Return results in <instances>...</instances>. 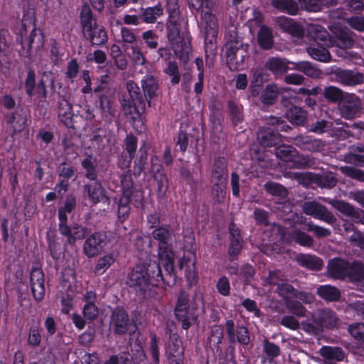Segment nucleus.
Segmentation results:
<instances>
[{
  "label": "nucleus",
  "mask_w": 364,
  "mask_h": 364,
  "mask_svg": "<svg viewBox=\"0 0 364 364\" xmlns=\"http://www.w3.org/2000/svg\"><path fill=\"white\" fill-rule=\"evenodd\" d=\"M164 272L161 269V263L150 262L146 264H137L128 273L126 277V284L133 289L136 293L144 294L151 290L153 287L164 284L168 287L175 285L176 275L175 269H167L163 266Z\"/></svg>",
  "instance_id": "f257e3e1"
},
{
  "label": "nucleus",
  "mask_w": 364,
  "mask_h": 364,
  "mask_svg": "<svg viewBox=\"0 0 364 364\" xmlns=\"http://www.w3.org/2000/svg\"><path fill=\"white\" fill-rule=\"evenodd\" d=\"M127 91L130 99H124L122 104L124 113L127 121L136 130L144 129L142 113L145 109V98L139 87L133 81L127 84Z\"/></svg>",
  "instance_id": "f03ea898"
},
{
  "label": "nucleus",
  "mask_w": 364,
  "mask_h": 364,
  "mask_svg": "<svg viewBox=\"0 0 364 364\" xmlns=\"http://www.w3.org/2000/svg\"><path fill=\"white\" fill-rule=\"evenodd\" d=\"M166 29V37L169 44L172 46L174 53L183 64H186L193 50L191 36H180L181 24L177 19H168Z\"/></svg>",
  "instance_id": "7ed1b4c3"
},
{
  "label": "nucleus",
  "mask_w": 364,
  "mask_h": 364,
  "mask_svg": "<svg viewBox=\"0 0 364 364\" xmlns=\"http://www.w3.org/2000/svg\"><path fill=\"white\" fill-rule=\"evenodd\" d=\"M173 230L170 225H161L152 232L153 238L158 245V257L160 263L166 266L167 269H174V252L172 248L171 239Z\"/></svg>",
  "instance_id": "20e7f679"
},
{
  "label": "nucleus",
  "mask_w": 364,
  "mask_h": 364,
  "mask_svg": "<svg viewBox=\"0 0 364 364\" xmlns=\"http://www.w3.org/2000/svg\"><path fill=\"white\" fill-rule=\"evenodd\" d=\"M267 124L268 127L259 128L257 133L259 143L264 147H277L283 143L282 136L279 132H287L291 127L281 117L271 116Z\"/></svg>",
  "instance_id": "39448f33"
},
{
  "label": "nucleus",
  "mask_w": 364,
  "mask_h": 364,
  "mask_svg": "<svg viewBox=\"0 0 364 364\" xmlns=\"http://www.w3.org/2000/svg\"><path fill=\"white\" fill-rule=\"evenodd\" d=\"M314 31L315 40L321 41L326 46H336L341 49H347L354 45L353 33L346 27L336 26L332 31V36L325 30H319L318 28H315Z\"/></svg>",
  "instance_id": "423d86ee"
},
{
  "label": "nucleus",
  "mask_w": 364,
  "mask_h": 364,
  "mask_svg": "<svg viewBox=\"0 0 364 364\" xmlns=\"http://www.w3.org/2000/svg\"><path fill=\"white\" fill-rule=\"evenodd\" d=\"M28 28H32V31L27 39L28 53L31 55L43 48L45 41L42 31L36 28L35 11L29 9L27 14H24V33Z\"/></svg>",
  "instance_id": "0eeeda50"
},
{
  "label": "nucleus",
  "mask_w": 364,
  "mask_h": 364,
  "mask_svg": "<svg viewBox=\"0 0 364 364\" xmlns=\"http://www.w3.org/2000/svg\"><path fill=\"white\" fill-rule=\"evenodd\" d=\"M174 314L184 330H188L196 320V317L190 310L189 295L184 290H181L178 295Z\"/></svg>",
  "instance_id": "6e6552de"
},
{
  "label": "nucleus",
  "mask_w": 364,
  "mask_h": 364,
  "mask_svg": "<svg viewBox=\"0 0 364 364\" xmlns=\"http://www.w3.org/2000/svg\"><path fill=\"white\" fill-rule=\"evenodd\" d=\"M244 48V44L237 40H230L225 44L226 64L231 71L239 70L240 65L243 63L247 54Z\"/></svg>",
  "instance_id": "1a4fd4ad"
},
{
  "label": "nucleus",
  "mask_w": 364,
  "mask_h": 364,
  "mask_svg": "<svg viewBox=\"0 0 364 364\" xmlns=\"http://www.w3.org/2000/svg\"><path fill=\"white\" fill-rule=\"evenodd\" d=\"M225 331L228 341L230 343L229 348L233 349L231 345L239 343L242 346H248L251 342L250 331L242 324L235 325L233 319H227L225 323Z\"/></svg>",
  "instance_id": "9d476101"
},
{
  "label": "nucleus",
  "mask_w": 364,
  "mask_h": 364,
  "mask_svg": "<svg viewBox=\"0 0 364 364\" xmlns=\"http://www.w3.org/2000/svg\"><path fill=\"white\" fill-rule=\"evenodd\" d=\"M107 243V236L105 232L96 231L85 239L82 250L88 258L97 257L101 254Z\"/></svg>",
  "instance_id": "9b49d317"
},
{
  "label": "nucleus",
  "mask_w": 364,
  "mask_h": 364,
  "mask_svg": "<svg viewBox=\"0 0 364 364\" xmlns=\"http://www.w3.org/2000/svg\"><path fill=\"white\" fill-rule=\"evenodd\" d=\"M230 244L228 249V260L232 262L241 254L244 240L240 229L231 222L228 225Z\"/></svg>",
  "instance_id": "f8f14e48"
},
{
  "label": "nucleus",
  "mask_w": 364,
  "mask_h": 364,
  "mask_svg": "<svg viewBox=\"0 0 364 364\" xmlns=\"http://www.w3.org/2000/svg\"><path fill=\"white\" fill-rule=\"evenodd\" d=\"M362 105L360 98L353 93H346L338 103L341 115L346 119H352L361 112Z\"/></svg>",
  "instance_id": "ddd939ff"
},
{
  "label": "nucleus",
  "mask_w": 364,
  "mask_h": 364,
  "mask_svg": "<svg viewBox=\"0 0 364 364\" xmlns=\"http://www.w3.org/2000/svg\"><path fill=\"white\" fill-rule=\"evenodd\" d=\"M90 182L82 186V193L88 198L90 202L93 205L99 203H106L109 198L107 196V191L101 182L97 179L90 180Z\"/></svg>",
  "instance_id": "4468645a"
},
{
  "label": "nucleus",
  "mask_w": 364,
  "mask_h": 364,
  "mask_svg": "<svg viewBox=\"0 0 364 364\" xmlns=\"http://www.w3.org/2000/svg\"><path fill=\"white\" fill-rule=\"evenodd\" d=\"M205 36L204 40V50L206 65L210 67L213 63L214 58L217 53L216 41L218 37L217 28L211 26V22H206L205 27Z\"/></svg>",
  "instance_id": "2eb2a0df"
},
{
  "label": "nucleus",
  "mask_w": 364,
  "mask_h": 364,
  "mask_svg": "<svg viewBox=\"0 0 364 364\" xmlns=\"http://www.w3.org/2000/svg\"><path fill=\"white\" fill-rule=\"evenodd\" d=\"M302 208L305 214L328 224H333L336 220L333 213L325 205L315 201L304 202Z\"/></svg>",
  "instance_id": "dca6fc26"
},
{
  "label": "nucleus",
  "mask_w": 364,
  "mask_h": 364,
  "mask_svg": "<svg viewBox=\"0 0 364 364\" xmlns=\"http://www.w3.org/2000/svg\"><path fill=\"white\" fill-rule=\"evenodd\" d=\"M30 288L36 301L43 300L46 293L45 277L43 270L40 268H33L30 273Z\"/></svg>",
  "instance_id": "f3484780"
},
{
  "label": "nucleus",
  "mask_w": 364,
  "mask_h": 364,
  "mask_svg": "<svg viewBox=\"0 0 364 364\" xmlns=\"http://www.w3.org/2000/svg\"><path fill=\"white\" fill-rule=\"evenodd\" d=\"M122 194L119 196L132 198L136 203L141 204L142 194L134 186L130 170L127 171L120 176Z\"/></svg>",
  "instance_id": "a211bd4d"
},
{
  "label": "nucleus",
  "mask_w": 364,
  "mask_h": 364,
  "mask_svg": "<svg viewBox=\"0 0 364 364\" xmlns=\"http://www.w3.org/2000/svg\"><path fill=\"white\" fill-rule=\"evenodd\" d=\"M111 323L115 333L124 335L127 332L129 318L127 311L123 307L117 306L112 311Z\"/></svg>",
  "instance_id": "6ab92c4d"
},
{
  "label": "nucleus",
  "mask_w": 364,
  "mask_h": 364,
  "mask_svg": "<svg viewBox=\"0 0 364 364\" xmlns=\"http://www.w3.org/2000/svg\"><path fill=\"white\" fill-rule=\"evenodd\" d=\"M228 161L221 156L214 158L210 171V182L228 181Z\"/></svg>",
  "instance_id": "aec40b11"
},
{
  "label": "nucleus",
  "mask_w": 364,
  "mask_h": 364,
  "mask_svg": "<svg viewBox=\"0 0 364 364\" xmlns=\"http://www.w3.org/2000/svg\"><path fill=\"white\" fill-rule=\"evenodd\" d=\"M348 261L341 257L330 259L327 265L328 275L333 279L343 280L346 278Z\"/></svg>",
  "instance_id": "412c9836"
},
{
  "label": "nucleus",
  "mask_w": 364,
  "mask_h": 364,
  "mask_svg": "<svg viewBox=\"0 0 364 364\" xmlns=\"http://www.w3.org/2000/svg\"><path fill=\"white\" fill-rule=\"evenodd\" d=\"M224 329L222 325L212 326L207 339V344L210 349L219 355L223 353L221 344L224 338Z\"/></svg>",
  "instance_id": "4be33fe9"
},
{
  "label": "nucleus",
  "mask_w": 364,
  "mask_h": 364,
  "mask_svg": "<svg viewBox=\"0 0 364 364\" xmlns=\"http://www.w3.org/2000/svg\"><path fill=\"white\" fill-rule=\"evenodd\" d=\"M150 145L146 141H143L139 149L136 152L134 158V175L140 176V174L144 171L149 159L148 151Z\"/></svg>",
  "instance_id": "5701e85b"
},
{
  "label": "nucleus",
  "mask_w": 364,
  "mask_h": 364,
  "mask_svg": "<svg viewBox=\"0 0 364 364\" xmlns=\"http://www.w3.org/2000/svg\"><path fill=\"white\" fill-rule=\"evenodd\" d=\"M334 74L337 80L344 85H356L364 81L362 73L353 70L337 69Z\"/></svg>",
  "instance_id": "b1692460"
},
{
  "label": "nucleus",
  "mask_w": 364,
  "mask_h": 364,
  "mask_svg": "<svg viewBox=\"0 0 364 364\" xmlns=\"http://www.w3.org/2000/svg\"><path fill=\"white\" fill-rule=\"evenodd\" d=\"M90 230L78 223H73L68 228V232L62 235L66 237V243L75 246L77 240L86 239L90 234Z\"/></svg>",
  "instance_id": "393cba45"
},
{
  "label": "nucleus",
  "mask_w": 364,
  "mask_h": 364,
  "mask_svg": "<svg viewBox=\"0 0 364 364\" xmlns=\"http://www.w3.org/2000/svg\"><path fill=\"white\" fill-rule=\"evenodd\" d=\"M269 75L262 68L256 69L253 74L250 85V92L252 97H257L261 93L264 83L268 80Z\"/></svg>",
  "instance_id": "a878e982"
},
{
  "label": "nucleus",
  "mask_w": 364,
  "mask_h": 364,
  "mask_svg": "<svg viewBox=\"0 0 364 364\" xmlns=\"http://www.w3.org/2000/svg\"><path fill=\"white\" fill-rule=\"evenodd\" d=\"M296 261L301 267L311 271H319L323 265L322 259L309 254L297 255Z\"/></svg>",
  "instance_id": "bb28decb"
},
{
  "label": "nucleus",
  "mask_w": 364,
  "mask_h": 364,
  "mask_svg": "<svg viewBox=\"0 0 364 364\" xmlns=\"http://www.w3.org/2000/svg\"><path fill=\"white\" fill-rule=\"evenodd\" d=\"M333 207L345 215L353 218L355 222L364 224V212L363 210L355 209L353 205L343 200H336Z\"/></svg>",
  "instance_id": "cd10ccee"
},
{
  "label": "nucleus",
  "mask_w": 364,
  "mask_h": 364,
  "mask_svg": "<svg viewBox=\"0 0 364 364\" xmlns=\"http://www.w3.org/2000/svg\"><path fill=\"white\" fill-rule=\"evenodd\" d=\"M318 323L321 325L322 331L324 328H333L338 324V318L336 313L328 309H320L314 313Z\"/></svg>",
  "instance_id": "c85d7f7f"
},
{
  "label": "nucleus",
  "mask_w": 364,
  "mask_h": 364,
  "mask_svg": "<svg viewBox=\"0 0 364 364\" xmlns=\"http://www.w3.org/2000/svg\"><path fill=\"white\" fill-rule=\"evenodd\" d=\"M132 198L119 196L115 198L117 204V218L120 224H124L129 218L131 213L130 203Z\"/></svg>",
  "instance_id": "c756f323"
},
{
  "label": "nucleus",
  "mask_w": 364,
  "mask_h": 364,
  "mask_svg": "<svg viewBox=\"0 0 364 364\" xmlns=\"http://www.w3.org/2000/svg\"><path fill=\"white\" fill-rule=\"evenodd\" d=\"M274 151L277 158L285 162H294L296 166L299 164V161L296 160L299 157V152L292 146L281 143L275 147Z\"/></svg>",
  "instance_id": "7c9ffc66"
},
{
  "label": "nucleus",
  "mask_w": 364,
  "mask_h": 364,
  "mask_svg": "<svg viewBox=\"0 0 364 364\" xmlns=\"http://www.w3.org/2000/svg\"><path fill=\"white\" fill-rule=\"evenodd\" d=\"M86 40L90 41L92 46H102L108 41L107 32L103 26H98L97 25L83 34Z\"/></svg>",
  "instance_id": "2f4dec72"
},
{
  "label": "nucleus",
  "mask_w": 364,
  "mask_h": 364,
  "mask_svg": "<svg viewBox=\"0 0 364 364\" xmlns=\"http://www.w3.org/2000/svg\"><path fill=\"white\" fill-rule=\"evenodd\" d=\"M227 109L232 126L235 128L238 127L244 120L243 106L234 100H228Z\"/></svg>",
  "instance_id": "473e14b6"
},
{
  "label": "nucleus",
  "mask_w": 364,
  "mask_h": 364,
  "mask_svg": "<svg viewBox=\"0 0 364 364\" xmlns=\"http://www.w3.org/2000/svg\"><path fill=\"white\" fill-rule=\"evenodd\" d=\"M278 24L283 31L289 33L292 36L301 38L304 34L303 27L290 18H279Z\"/></svg>",
  "instance_id": "72a5a7b5"
},
{
  "label": "nucleus",
  "mask_w": 364,
  "mask_h": 364,
  "mask_svg": "<svg viewBox=\"0 0 364 364\" xmlns=\"http://www.w3.org/2000/svg\"><path fill=\"white\" fill-rule=\"evenodd\" d=\"M144 96L149 105H151V100L156 96L159 85L156 77L153 75H146L141 80Z\"/></svg>",
  "instance_id": "f704fd0d"
},
{
  "label": "nucleus",
  "mask_w": 364,
  "mask_h": 364,
  "mask_svg": "<svg viewBox=\"0 0 364 364\" xmlns=\"http://www.w3.org/2000/svg\"><path fill=\"white\" fill-rule=\"evenodd\" d=\"M307 117V112L296 105H291L286 112V117L289 122L296 126H304Z\"/></svg>",
  "instance_id": "c9c22d12"
},
{
  "label": "nucleus",
  "mask_w": 364,
  "mask_h": 364,
  "mask_svg": "<svg viewBox=\"0 0 364 364\" xmlns=\"http://www.w3.org/2000/svg\"><path fill=\"white\" fill-rule=\"evenodd\" d=\"M345 161L358 166H364V145L352 146L344 156Z\"/></svg>",
  "instance_id": "e433bc0d"
},
{
  "label": "nucleus",
  "mask_w": 364,
  "mask_h": 364,
  "mask_svg": "<svg viewBox=\"0 0 364 364\" xmlns=\"http://www.w3.org/2000/svg\"><path fill=\"white\" fill-rule=\"evenodd\" d=\"M262 350L267 355V360L262 359L261 360L262 364H266L267 361L269 364L274 363L275 362L274 359L281 354L280 346L266 338L262 341Z\"/></svg>",
  "instance_id": "4c0bfd02"
},
{
  "label": "nucleus",
  "mask_w": 364,
  "mask_h": 364,
  "mask_svg": "<svg viewBox=\"0 0 364 364\" xmlns=\"http://www.w3.org/2000/svg\"><path fill=\"white\" fill-rule=\"evenodd\" d=\"M346 278L352 282L364 280V264L360 261L348 262Z\"/></svg>",
  "instance_id": "58836bf2"
},
{
  "label": "nucleus",
  "mask_w": 364,
  "mask_h": 364,
  "mask_svg": "<svg viewBox=\"0 0 364 364\" xmlns=\"http://www.w3.org/2000/svg\"><path fill=\"white\" fill-rule=\"evenodd\" d=\"M319 353L324 359L336 362L343 361L346 357L344 350L338 346H323L320 348Z\"/></svg>",
  "instance_id": "ea45409f"
},
{
  "label": "nucleus",
  "mask_w": 364,
  "mask_h": 364,
  "mask_svg": "<svg viewBox=\"0 0 364 364\" xmlns=\"http://www.w3.org/2000/svg\"><path fill=\"white\" fill-rule=\"evenodd\" d=\"M264 68L276 76L282 75L289 70L286 62L283 59L276 57L269 58L264 63Z\"/></svg>",
  "instance_id": "a19ab883"
},
{
  "label": "nucleus",
  "mask_w": 364,
  "mask_h": 364,
  "mask_svg": "<svg viewBox=\"0 0 364 364\" xmlns=\"http://www.w3.org/2000/svg\"><path fill=\"white\" fill-rule=\"evenodd\" d=\"M257 43L262 50H269L274 45V37L272 30L265 25H262L257 33Z\"/></svg>",
  "instance_id": "79ce46f5"
},
{
  "label": "nucleus",
  "mask_w": 364,
  "mask_h": 364,
  "mask_svg": "<svg viewBox=\"0 0 364 364\" xmlns=\"http://www.w3.org/2000/svg\"><path fill=\"white\" fill-rule=\"evenodd\" d=\"M295 141L300 149L311 152L318 151L321 147V141L311 136H299Z\"/></svg>",
  "instance_id": "37998d69"
},
{
  "label": "nucleus",
  "mask_w": 364,
  "mask_h": 364,
  "mask_svg": "<svg viewBox=\"0 0 364 364\" xmlns=\"http://www.w3.org/2000/svg\"><path fill=\"white\" fill-rule=\"evenodd\" d=\"M316 293L320 298L327 301H337L341 296V291L336 287L328 284L320 285Z\"/></svg>",
  "instance_id": "c03bdc74"
},
{
  "label": "nucleus",
  "mask_w": 364,
  "mask_h": 364,
  "mask_svg": "<svg viewBox=\"0 0 364 364\" xmlns=\"http://www.w3.org/2000/svg\"><path fill=\"white\" fill-rule=\"evenodd\" d=\"M80 18L83 34L90 31L92 28L97 26L96 20L93 17L91 9L86 4L82 7Z\"/></svg>",
  "instance_id": "a18cd8bd"
},
{
  "label": "nucleus",
  "mask_w": 364,
  "mask_h": 364,
  "mask_svg": "<svg viewBox=\"0 0 364 364\" xmlns=\"http://www.w3.org/2000/svg\"><path fill=\"white\" fill-rule=\"evenodd\" d=\"M307 53L313 59L324 63L329 62L331 57L328 49L318 42L307 48Z\"/></svg>",
  "instance_id": "49530a36"
},
{
  "label": "nucleus",
  "mask_w": 364,
  "mask_h": 364,
  "mask_svg": "<svg viewBox=\"0 0 364 364\" xmlns=\"http://www.w3.org/2000/svg\"><path fill=\"white\" fill-rule=\"evenodd\" d=\"M163 14V7L160 4L155 6L142 9V13L140 15L141 21L152 23H154L158 17Z\"/></svg>",
  "instance_id": "de8ad7c7"
},
{
  "label": "nucleus",
  "mask_w": 364,
  "mask_h": 364,
  "mask_svg": "<svg viewBox=\"0 0 364 364\" xmlns=\"http://www.w3.org/2000/svg\"><path fill=\"white\" fill-rule=\"evenodd\" d=\"M293 69L303 73L304 75L313 77L317 78L321 74L319 69L315 68L311 63L307 61H299L292 63Z\"/></svg>",
  "instance_id": "09e8293b"
},
{
  "label": "nucleus",
  "mask_w": 364,
  "mask_h": 364,
  "mask_svg": "<svg viewBox=\"0 0 364 364\" xmlns=\"http://www.w3.org/2000/svg\"><path fill=\"white\" fill-rule=\"evenodd\" d=\"M167 356L171 355L184 354L182 341L176 333H170L169 341L166 348Z\"/></svg>",
  "instance_id": "8fccbe9b"
},
{
  "label": "nucleus",
  "mask_w": 364,
  "mask_h": 364,
  "mask_svg": "<svg viewBox=\"0 0 364 364\" xmlns=\"http://www.w3.org/2000/svg\"><path fill=\"white\" fill-rule=\"evenodd\" d=\"M82 167L85 170V177L88 180H95L97 178L96 160L92 155H87L81 161Z\"/></svg>",
  "instance_id": "3c124183"
},
{
  "label": "nucleus",
  "mask_w": 364,
  "mask_h": 364,
  "mask_svg": "<svg viewBox=\"0 0 364 364\" xmlns=\"http://www.w3.org/2000/svg\"><path fill=\"white\" fill-rule=\"evenodd\" d=\"M279 94L277 86L274 84H268L261 92V101L267 105H272L276 102Z\"/></svg>",
  "instance_id": "603ef678"
},
{
  "label": "nucleus",
  "mask_w": 364,
  "mask_h": 364,
  "mask_svg": "<svg viewBox=\"0 0 364 364\" xmlns=\"http://www.w3.org/2000/svg\"><path fill=\"white\" fill-rule=\"evenodd\" d=\"M213 1H188V6L196 9L203 20L210 19L212 16L210 6Z\"/></svg>",
  "instance_id": "864d4df0"
},
{
  "label": "nucleus",
  "mask_w": 364,
  "mask_h": 364,
  "mask_svg": "<svg viewBox=\"0 0 364 364\" xmlns=\"http://www.w3.org/2000/svg\"><path fill=\"white\" fill-rule=\"evenodd\" d=\"M301 326L302 330L311 335H318L323 331L314 313L312 314L311 318L302 321Z\"/></svg>",
  "instance_id": "5fc2aeb1"
},
{
  "label": "nucleus",
  "mask_w": 364,
  "mask_h": 364,
  "mask_svg": "<svg viewBox=\"0 0 364 364\" xmlns=\"http://www.w3.org/2000/svg\"><path fill=\"white\" fill-rule=\"evenodd\" d=\"M212 183L211 193L214 200L218 203L224 201L226 196L228 181L210 182Z\"/></svg>",
  "instance_id": "6e6d98bb"
},
{
  "label": "nucleus",
  "mask_w": 364,
  "mask_h": 364,
  "mask_svg": "<svg viewBox=\"0 0 364 364\" xmlns=\"http://www.w3.org/2000/svg\"><path fill=\"white\" fill-rule=\"evenodd\" d=\"M264 187L267 193L274 196L285 198L288 195L287 188L278 183L268 181L264 184Z\"/></svg>",
  "instance_id": "4d7b16f0"
},
{
  "label": "nucleus",
  "mask_w": 364,
  "mask_h": 364,
  "mask_svg": "<svg viewBox=\"0 0 364 364\" xmlns=\"http://www.w3.org/2000/svg\"><path fill=\"white\" fill-rule=\"evenodd\" d=\"M272 6L289 15H296L300 7L297 1H271Z\"/></svg>",
  "instance_id": "13d9d810"
},
{
  "label": "nucleus",
  "mask_w": 364,
  "mask_h": 364,
  "mask_svg": "<svg viewBox=\"0 0 364 364\" xmlns=\"http://www.w3.org/2000/svg\"><path fill=\"white\" fill-rule=\"evenodd\" d=\"M346 93L336 87L329 86L325 88L323 96L330 102L340 103L341 100L345 97Z\"/></svg>",
  "instance_id": "bf43d9fd"
},
{
  "label": "nucleus",
  "mask_w": 364,
  "mask_h": 364,
  "mask_svg": "<svg viewBox=\"0 0 364 364\" xmlns=\"http://www.w3.org/2000/svg\"><path fill=\"white\" fill-rule=\"evenodd\" d=\"M336 183L337 179L332 173L329 172L323 175L316 173L315 184L318 186L331 188L334 187Z\"/></svg>",
  "instance_id": "052dcab7"
},
{
  "label": "nucleus",
  "mask_w": 364,
  "mask_h": 364,
  "mask_svg": "<svg viewBox=\"0 0 364 364\" xmlns=\"http://www.w3.org/2000/svg\"><path fill=\"white\" fill-rule=\"evenodd\" d=\"M154 179L156 183L157 196L159 198H163L168 188L167 176L166 174H156L154 176Z\"/></svg>",
  "instance_id": "680f3d73"
},
{
  "label": "nucleus",
  "mask_w": 364,
  "mask_h": 364,
  "mask_svg": "<svg viewBox=\"0 0 364 364\" xmlns=\"http://www.w3.org/2000/svg\"><path fill=\"white\" fill-rule=\"evenodd\" d=\"M291 237L296 243L303 247H310L314 244L312 237L301 230H294L291 234Z\"/></svg>",
  "instance_id": "e2e57ef3"
},
{
  "label": "nucleus",
  "mask_w": 364,
  "mask_h": 364,
  "mask_svg": "<svg viewBox=\"0 0 364 364\" xmlns=\"http://www.w3.org/2000/svg\"><path fill=\"white\" fill-rule=\"evenodd\" d=\"M286 306L289 312L298 317H304L307 311L303 304L294 299H289L286 302Z\"/></svg>",
  "instance_id": "0e129e2a"
},
{
  "label": "nucleus",
  "mask_w": 364,
  "mask_h": 364,
  "mask_svg": "<svg viewBox=\"0 0 364 364\" xmlns=\"http://www.w3.org/2000/svg\"><path fill=\"white\" fill-rule=\"evenodd\" d=\"M188 134L184 130H179L176 136L175 151L185 153L188 149Z\"/></svg>",
  "instance_id": "69168bd1"
},
{
  "label": "nucleus",
  "mask_w": 364,
  "mask_h": 364,
  "mask_svg": "<svg viewBox=\"0 0 364 364\" xmlns=\"http://www.w3.org/2000/svg\"><path fill=\"white\" fill-rule=\"evenodd\" d=\"M124 151L127 152L130 155L135 156L136 152L137 150V146H138V139L137 137L133 134L132 133H129L127 134L124 140Z\"/></svg>",
  "instance_id": "338daca9"
},
{
  "label": "nucleus",
  "mask_w": 364,
  "mask_h": 364,
  "mask_svg": "<svg viewBox=\"0 0 364 364\" xmlns=\"http://www.w3.org/2000/svg\"><path fill=\"white\" fill-rule=\"evenodd\" d=\"M348 332L358 341L364 343V323H354L349 326Z\"/></svg>",
  "instance_id": "774afa93"
}]
</instances>
